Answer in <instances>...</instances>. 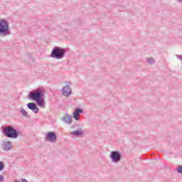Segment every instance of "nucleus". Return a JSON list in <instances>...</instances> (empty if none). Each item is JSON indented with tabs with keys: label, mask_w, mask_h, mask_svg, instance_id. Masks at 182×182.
I'll return each mask as SVG.
<instances>
[{
	"label": "nucleus",
	"mask_w": 182,
	"mask_h": 182,
	"mask_svg": "<svg viewBox=\"0 0 182 182\" xmlns=\"http://www.w3.org/2000/svg\"><path fill=\"white\" fill-rule=\"evenodd\" d=\"M1 148L4 151H9L12 150V142L9 141H4L1 144Z\"/></svg>",
	"instance_id": "nucleus-8"
},
{
	"label": "nucleus",
	"mask_w": 182,
	"mask_h": 182,
	"mask_svg": "<svg viewBox=\"0 0 182 182\" xmlns=\"http://www.w3.org/2000/svg\"><path fill=\"white\" fill-rule=\"evenodd\" d=\"M65 86H64L62 89V94L63 96H65L66 97H69L70 95H72V88L69 87V85H72L71 82L66 81L65 82Z\"/></svg>",
	"instance_id": "nucleus-6"
},
{
	"label": "nucleus",
	"mask_w": 182,
	"mask_h": 182,
	"mask_svg": "<svg viewBox=\"0 0 182 182\" xmlns=\"http://www.w3.org/2000/svg\"><path fill=\"white\" fill-rule=\"evenodd\" d=\"M83 113V109L80 108H76L73 114V116L75 120H79V114Z\"/></svg>",
	"instance_id": "nucleus-10"
},
{
	"label": "nucleus",
	"mask_w": 182,
	"mask_h": 182,
	"mask_svg": "<svg viewBox=\"0 0 182 182\" xmlns=\"http://www.w3.org/2000/svg\"><path fill=\"white\" fill-rule=\"evenodd\" d=\"M27 107L30 110H32V112H33V113H36V114L39 113V108L38 107V106H36V104H35V102L28 103Z\"/></svg>",
	"instance_id": "nucleus-9"
},
{
	"label": "nucleus",
	"mask_w": 182,
	"mask_h": 182,
	"mask_svg": "<svg viewBox=\"0 0 182 182\" xmlns=\"http://www.w3.org/2000/svg\"><path fill=\"white\" fill-rule=\"evenodd\" d=\"M9 35H11L9 22L4 18H0V36L4 38V36H9Z\"/></svg>",
	"instance_id": "nucleus-3"
},
{
	"label": "nucleus",
	"mask_w": 182,
	"mask_h": 182,
	"mask_svg": "<svg viewBox=\"0 0 182 182\" xmlns=\"http://www.w3.org/2000/svg\"><path fill=\"white\" fill-rule=\"evenodd\" d=\"M46 141H50V143H56V140H58L56 133L53 132H50L47 133L46 136Z\"/></svg>",
	"instance_id": "nucleus-7"
},
{
	"label": "nucleus",
	"mask_w": 182,
	"mask_h": 182,
	"mask_svg": "<svg viewBox=\"0 0 182 182\" xmlns=\"http://www.w3.org/2000/svg\"><path fill=\"white\" fill-rule=\"evenodd\" d=\"M178 173L182 174V166L178 167Z\"/></svg>",
	"instance_id": "nucleus-16"
},
{
	"label": "nucleus",
	"mask_w": 182,
	"mask_h": 182,
	"mask_svg": "<svg viewBox=\"0 0 182 182\" xmlns=\"http://www.w3.org/2000/svg\"><path fill=\"white\" fill-rule=\"evenodd\" d=\"M5 168V164H4V162L0 161V171H2Z\"/></svg>",
	"instance_id": "nucleus-15"
},
{
	"label": "nucleus",
	"mask_w": 182,
	"mask_h": 182,
	"mask_svg": "<svg viewBox=\"0 0 182 182\" xmlns=\"http://www.w3.org/2000/svg\"><path fill=\"white\" fill-rule=\"evenodd\" d=\"M0 182H4V176L0 175Z\"/></svg>",
	"instance_id": "nucleus-17"
},
{
	"label": "nucleus",
	"mask_w": 182,
	"mask_h": 182,
	"mask_svg": "<svg viewBox=\"0 0 182 182\" xmlns=\"http://www.w3.org/2000/svg\"><path fill=\"white\" fill-rule=\"evenodd\" d=\"M109 157L112 163L117 164V163H120V161L122 160V154L117 151H112L109 154Z\"/></svg>",
	"instance_id": "nucleus-5"
},
{
	"label": "nucleus",
	"mask_w": 182,
	"mask_h": 182,
	"mask_svg": "<svg viewBox=\"0 0 182 182\" xmlns=\"http://www.w3.org/2000/svg\"><path fill=\"white\" fill-rule=\"evenodd\" d=\"M44 96V91L41 88H37L30 92L28 94L29 99H31V100H35L37 105L41 107L45 106V100H43Z\"/></svg>",
	"instance_id": "nucleus-1"
},
{
	"label": "nucleus",
	"mask_w": 182,
	"mask_h": 182,
	"mask_svg": "<svg viewBox=\"0 0 182 182\" xmlns=\"http://www.w3.org/2000/svg\"><path fill=\"white\" fill-rule=\"evenodd\" d=\"M66 55V49L60 47L55 46L53 48L50 53V58L53 59H63Z\"/></svg>",
	"instance_id": "nucleus-4"
},
{
	"label": "nucleus",
	"mask_w": 182,
	"mask_h": 182,
	"mask_svg": "<svg viewBox=\"0 0 182 182\" xmlns=\"http://www.w3.org/2000/svg\"><path fill=\"white\" fill-rule=\"evenodd\" d=\"M70 134L72 136H76L77 137H79V136H83V131L81 129H77L70 132Z\"/></svg>",
	"instance_id": "nucleus-12"
},
{
	"label": "nucleus",
	"mask_w": 182,
	"mask_h": 182,
	"mask_svg": "<svg viewBox=\"0 0 182 182\" xmlns=\"http://www.w3.org/2000/svg\"><path fill=\"white\" fill-rule=\"evenodd\" d=\"M20 113L23 114L25 117H28V112L24 109L21 108Z\"/></svg>",
	"instance_id": "nucleus-14"
},
{
	"label": "nucleus",
	"mask_w": 182,
	"mask_h": 182,
	"mask_svg": "<svg viewBox=\"0 0 182 182\" xmlns=\"http://www.w3.org/2000/svg\"><path fill=\"white\" fill-rule=\"evenodd\" d=\"M63 122H64V123H66V124H70V123H72V116L68 114L64 115V117H63Z\"/></svg>",
	"instance_id": "nucleus-11"
},
{
	"label": "nucleus",
	"mask_w": 182,
	"mask_h": 182,
	"mask_svg": "<svg viewBox=\"0 0 182 182\" xmlns=\"http://www.w3.org/2000/svg\"><path fill=\"white\" fill-rule=\"evenodd\" d=\"M146 62L149 65H153L156 63L154 58H146Z\"/></svg>",
	"instance_id": "nucleus-13"
},
{
	"label": "nucleus",
	"mask_w": 182,
	"mask_h": 182,
	"mask_svg": "<svg viewBox=\"0 0 182 182\" xmlns=\"http://www.w3.org/2000/svg\"><path fill=\"white\" fill-rule=\"evenodd\" d=\"M2 133L4 134V136H6V137H9V139H18L19 136L18 130L11 125L4 127L2 129Z\"/></svg>",
	"instance_id": "nucleus-2"
},
{
	"label": "nucleus",
	"mask_w": 182,
	"mask_h": 182,
	"mask_svg": "<svg viewBox=\"0 0 182 182\" xmlns=\"http://www.w3.org/2000/svg\"><path fill=\"white\" fill-rule=\"evenodd\" d=\"M178 2H182V0H178Z\"/></svg>",
	"instance_id": "nucleus-18"
}]
</instances>
